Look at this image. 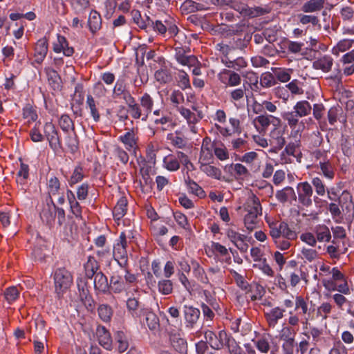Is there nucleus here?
Segmentation results:
<instances>
[{
    "label": "nucleus",
    "instance_id": "f257e3e1",
    "mask_svg": "<svg viewBox=\"0 0 354 354\" xmlns=\"http://www.w3.org/2000/svg\"><path fill=\"white\" fill-rule=\"evenodd\" d=\"M267 223L269 235L274 245L281 250H288L292 245V241L297 239V232L285 221H267Z\"/></svg>",
    "mask_w": 354,
    "mask_h": 354
},
{
    "label": "nucleus",
    "instance_id": "f03ea898",
    "mask_svg": "<svg viewBox=\"0 0 354 354\" xmlns=\"http://www.w3.org/2000/svg\"><path fill=\"white\" fill-rule=\"evenodd\" d=\"M247 214L244 216V225L246 229L251 232L258 225V216L261 214V206L259 199L254 194L250 195L244 204Z\"/></svg>",
    "mask_w": 354,
    "mask_h": 354
},
{
    "label": "nucleus",
    "instance_id": "7ed1b4c3",
    "mask_svg": "<svg viewBox=\"0 0 354 354\" xmlns=\"http://www.w3.org/2000/svg\"><path fill=\"white\" fill-rule=\"evenodd\" d=\"M205 340L209 346L214 350H221L224 345H227L230 348L234 344L232 339L227 335L225 330H220L218 334L210 330H206L204 332Z\"/></svg>",
    "mask_w": 354,
    "mask_h": 354
},
{
    "label": "nucleus",
    "instance_id": "20e7f679",
    "mask_svg": "<svg viewBox=\"0 0 354 354\" xmlns=\"http://www.w3.org/2000/svg\"><path fill=\"white\" fill-rule=\"evenodd\" d=\"M53 279L55 292L59 297L63 295L73 283L72 274L64 268L55 270Z\"/></svg>",
    "mask_w": 354,
    "mask_h": 354
},
{
    "label": "nucleus",
    "instance_id": "39448f33",
    "mask_svg": "<svg viewBox=\"0 0 354 354\" xmlns=\"http://www.w3.org/2000/svg\"><path fill=\"white\" fill-rule=\"evenodd\" d=\"M127 241L124 232H122L119 240L113 246V256L121 268H124L127 263Z\"/></svg>",
    "mask_w": 354,
    "mask_h": 354
},
{
    "label": "nucleus",
    "instance_id": "423d86ee",
    "mask_svg": "<svg viewBox=\"0 0 354 354\" xmlns=\"http://www.w3.org/2000/svg\"><path fill=\"white\" fill-rule=\"evenodd\" d=\"M44 136L49 142L50 147L53 151L62 148L61 140L58 136L57 131L52 122H46L44 126Z\"/></svg>",
    "mask_w": 354,
    "mask_h": 354
},
{
    "label": "nucleus",
    "instance_id": "0eeeda50",
    "mask_svg": "<svg viewBox=\"0 0 354 354\" xmlns=\"http://www.w3.org/2000/svg\"><path fill=\"white\" fill-rule=\"evenodd\" d=\"M201 316V311L198 308L192 306L184 305L183 317L186 328L192 329L196 326Z\"/></svg>",
    "mask_w": 354,
    "mask_h": 354
},
{
    "label": "nucleus",
    "instance_id": "6e6552de",
    "mask_svg": "<svg viewBox=\"0 0 354 354\" xmlns=\"http://www.w3.org/2000/svg\"><path fill=\"white\" fill-rule=\"evenodd\" d=\"M254 122L257 124L256 128L259 131H266L271 124L276 127L279 125L281 120L272 115L262 114L256 117Z\"/></svg>",
    "mask_w": 354,
    "mask_h": 354
},
{
    "label": "nucleus",
    "instance_id": "1a4fd4ad",
    "mask_svg": "<svg viewBox=\"0 0 354 354\" xmlns=\"http://www.w3.org/2000/svg\"><path fill=\"white\" fill-rule=\"evenodd\" d=\"M142 316H145V322L149 329L151 331H157L160 328L158 317L148 308H141Z\"/></svg>",
    "mask_w": 354,
    "mask_h": 354
},
{
    "label": "nucleus",
    "instance_id": "9d476101",
    "mask_svg": "<svg viewBox=\"0 0 354 354\" xmlns=\"http://www.w3.org/2000/svg\"><path fill=\"white\" fill-rule=\"evenodd\" d=\"M77 285L78 289V297L80 301L87 308V309H92L93 301L89 295V291L86 288V283L80 279L77 280Z\"/></svg>",
    "mask_w": 354,
    "mask_h": 354
},
{
    "label": "nucleus",
    "instance_id": "9b49d317",
    "mask_svg": "<svg viewBox=\"0 0 354 354\" xmlns=\"http://www.w3.org/2000/svg\"><path fill=\"white\" fill-rule=\"evenodd\" d=\"M333 65V59L328 55H324L313 62V68L315 70H320L324 73L329 72Z\"/></svg>",
    "mask_w": 354,
    "mask_h": 354
},
{
    "label": "nucleus",
    "instance_id": "f8f14e48",
    "mask_svg": "<svg viewBox=\"0 0 354 354\" xmlns=\"http://www.w3.org/2000/svg\"><path fill=\"white\" fill-rule=\"evenodd\" d=\"M270 145L273 146V149L270 151L277 152L281 150L286 144L285 138L283 136L282 131L277 128H274L270 131Z\"/></svg>",
    "mask_w": 354,
    "mask_h": 354
},
{
    "label": "nucleus",
    "instance_id": "ddd939ff",
    "mask_svg": "<svg viewBox=\"0 0 354 354\" xmlns=\"http://www.w3.org/2000/svg\"><path fill=\"white\" fill-rule=\"evenodd\" d=\"M53 50L55 53L63 52L67 57L71 56L74 53V48L68 46V42L65 37L58 35L57 40L53 44Z\"/></svg>",
    "mask_w": 354,
    "mask_h": 354
},
{
    "label": "nucleus",
    "instance_id": "4468645a",
    "mask_svg": "<svg viewBox=\"0 0 354 354\" xmlns=\"http://www.w3.org/2000/svg\"><path fill=\"white\" fill-rule=\"evenodd\" d=\"M96 336L101 346L106 350L112 347V339L109 330L103 326H98L96 329Z\"/></svg>",
    "mask_w": 354,
    "mask_h": 354
},
{
    "label": "nucleus",
    "instance_id": "2eb2a0df",
    "mask_svg": "<svg viewBox=\"0 0 354 354\" xmlns=\"http://www.w3.org/2000/svg\"><path fill=\"white\" fill-rule=\"evenodd\" d=\"M153 114L156 116L153 120L155 124L167 125V127L170 126L171 127L174 126L171 113H167L165 110L156 109L153 111Z\"/></svg>",
    "mask_w": 354,
    "mask_h": 354
},
{
    "label": "nucleus",
    "instance_id": "dca6fc26",
    "mask_svg": "<svg viewBox=\"0 0 354 354\" xmlns=\"http://www.w3.org/2000/svg\"><path fill=\"white\" fill-rule=\"evenodd\" d=\"M285 310L279 307H275L270 309L265 313L266 320L270 327H275L278 320L283 317Z\"/></svg>",
    "mask_w": 354,
    "mask_h": 354
},
{
    "label": "nucleus",
    "instance_id": "f3484780",
    "mask_svg": "<svg viewBox=\"0 0 354 354\" xmlns=\"http://www.w3.org/2000/svg\"><path fill=\"white\" fill-rule=\"evenodd\" d=\"M94 277V288L95 290L105 293L109 290V283L107 277L101 271H99Z\"/></svg>",
    "mask_w": 354,
    "mask_h": 354
},
{
    "label": "nucleus",
    "instance_id": "a211bd4d",
    "mask_svg": "<svg viewBox=\"0 0 354 354\" xmlns=\"http://www.w3.org/2000/svg\"><path fill=\"white\" fill-rule=\"evenodd\" d=\"M48 52V43L45 38L37 41L35 48V57L37 63H41L46 57Z\"/></svg>",
    "mask_w": 354,
    "mask_h": 354
},
{
    "label": "nucleus",
    "instance_id": "6ab92c4d",
    "mask_svg": "<svg viewBox=\"0 0 354 354\" xmlns=\"http://www.w3.org/2000/svg\"><path fill=\"white\" fill-rule=\"evenodd\" d=\"M248 90L245 84L241 87L232 90L229 93L230 102L236 106L240 104L243 102L244 98L247 97L246 93Z\"/></svg>",
    "mask_w": 354,
    "mask_h": 354
},
{
    "label": "nucleus",
    "instance_id": "aec40b11",
    "mask_svg": "<svg viewBox=\"0 0 354 354\" xmlns=\"http://www.w3.org/2000/svg\"><path fill=\"white\" fill-rule=\"evenodd\" d=\"M175 58L177 62L183 66H194L196 62V58L195 56L185 55V50L181 48H176L175 49Z\"/></svg>",
    "mask_w": 354,
    "mask_h": 354
},
{
    "label": "nucleus",
    "instance_id": "412c9836",
    "mask_svg": "<svg viewBox=\"0 0 354 354\" xmlns=\"http://www.w3.org/2000/svg\"><path fill=\"white\" fill-rule=\"evenodd\" d=\"M45 72L48 82L53 90H59L62 87L61 77L57 72L52 68H46Z\"/></svg>",
    "mask_w": 354,
    "mask_h": 354
},
{
    "label": "nucleus",
    "instance_id": "4be33fe9",
    "mask_svg": "<svg viewBox=\"0 0 354 354\" xmlns=\"http://www.w3.org/2000/svg\"><path fill=\"white\" fill-rule=\"evenodd\" d=\"M85 274L87 278L92 279L100 270L99 263L91 256H89L84 265Z\"/></svg>",
    "mask_w": 354,
    "mask_h": 354
},
{
    "label": "nucleus",
    "instance_id": "5701e85b",
    "mask_svg": "<svg viewBox=\"0 0 354 354\" xmlns=\"http://www.w3.org/2000/svg\"><path fill=\"white\" fill-rule=\"evenodd\" d=\"M141 308H145L141 304L139 299L136 297L129 298L127 301V308L129 313L134 317H140L142 313Z\"/></svg>",
    "mask_w": 354,
    "mask_h": 354
},
{
    "label": "nucleus",
    "instance_id": "b1692460",
    "mask_svg": "<svg viewBox=\"0 0 354 354\" xmlns=\"http://www.w3.org/2000/svg\"><path fill=\"white\" fill-rule=\"evenodd\" d=\"M29 177V167L28 165L21 162L20 169L17 174L16 182L19 186L21 187V189L23 191L26 190L25 185L26 184L27 179Z\"/></svg>",
    "mask_w": 354,
    "mask_h": 354
},
{
    "label": "nucleus",
    "instance_id": "393cba45",
    "mask_svg": "<svg viewBox=\"0 0 354 354\" xmlns=\"http://www.w3.org/2000/svg\"><path fill=\"white\" fill-rule=\"evenodd\" d=\"M118 139L125 145L126 149L128 151H131L136 149V138L135 132L133 129L129 130L126 133L120 136Z\"/></svg>",
    "mask_w": 354,
    "mask_h": 354
},
{
    "label": "nucleus",
    "instance_id": "a878e982",
    "mask_svg": "<svg viewBox=\"0 0 354 354\" xmlns=\"http://www.w3.org/2000/svg\"><path fill=\"white\" fill-rule=\"evenodd\" d=\"M153 100L151 95L145 93L140 98V105L144 111V118H148L149 115L151 113L153 106Z\"/></svg>",
    "mask_w": 354,
    "mask_h": 354
},
{
    "label": "nucleus",
    "instance_id": "bb28decb",
    "mask_svg": "<svg viewBox=\"0 0 354 354\" xmlns=\"http://www.w3.org/2000/svg\"><path fill=\"white\" fill-rule=\"evenodd\" d=\"M170 342L173 348L178 353H183L187 351V342L184 338L181 337L179 334L171 335Z\"/></svg>",
    "mask_w": 354,
    "mask_h": 354
},
{
    "label": "nucleus",
    "instance_id": "cd10ccee",
    "mask_svg": "<svg viewBox=\"0 0 354 354\" xmlns=\"http://www.w3.org/2000/svg\"><path fill=\"white\" fill-rule=\"evenodd\" d=\"M277 199L281 203H286L288 201L296 200V194L292 187H286L276 193Z\"/></svg>",
    "mask_w": 354,
    "mask_h": 354
},
{
    "label": "nucleus",
    "instance_id": "c85d7f7f",
    "mask_svg": "<svg viewBox=\"0 0 354 354\" xmlns=\"http://www.w3.org/2000/svg\"><path fill=\"white\" fill-rule=\"evenodd\" d=\"M109 289L115 294L123 292L125 290V285L122 277L119 275L113 274L110 277Z\"/></svg>",
    "mask_w": 354,
    "mask_h": 354
},
{
    "label": "nucleus",
    "instance_id": "c756f323",
    "mask_svg": "<svg viewBox=\"0 0 354 354\" xmlns=\"http://www.w3.org/2000/svg\"><path fill=\"white\" fill-rule=\"evenodd\" d=\"M293 110L299 118H303L310 115L312 106L308 101L301 100L295 104L293 107Z\"/></svg>",
    "mask_w": 354,
    "mask_h": 354
},
{
    "label": "nucleus",
    "instance_id": "7c9ffc66",
    "mask_svg": "<svg viewBox=\"0 0 354 354\" xmlns=\"http://www.w3.org/2000/svg\"><path fill=\"white\" fill-rule=\"evenodd\" d=\"M325 0H309L301 7L304 12H314L320 11L324 6Z\"/></svg>",
    "mask_w": 354,
    "mask_h": 354
},
{
    "label": "nucleus",
    "instance_id": "2f4dec72",
    "mask_svg": "<svg viewBox=\"0 0 354 354\" xmlns=\"http://www.w3.org/2000/svg\"><path fill=\"white\" fill-rule=\"evenodd\" d=\"M317 241L328 242L331 239L330 231L325 225H317L315 228Z\"/></svg>",
    "mask_w": 354,
    "mask_h": 354
},
{
    "label": "nucleus",
    "instance_id": "473e14b6",
    "mask_svg": "<svg viewBox=\"0 0 354 354\" xmlns=\"http://www.w3.org/2000/svg\"><path fill=\"white\" fill-rule=\"evenodd\" d=\"M127 200L125 197H121L113 208V214L115 219L120 220L127 212Z\"/></svg>",
    "mask_w": 354,
    "mask_h": 354
},
{
    "label": "nucleus",
    "instance_id": "72a5a7b5",
    "mask_svg": "<svg viewBox=\"0 0 354 354\" xmlns=\"http://www.w3.org/2000/svg\"><path fill=\"white\" fill-rule=\"evenodd\" d=\"M102 19L100 14L96 11H91L90 12L88 25L90 30L92 32H95L101 28Z\"/></svg>",
    "mask_w": 354,
    "mask_h": 354
},
{
    "label": "nucleus",
    "instance_id": "f704fd0d",
    "mask_svg": "<svg viewBox=\"0 0 354 354\" xmlns=\"http://www.w3.org/2000/svg\"><path fill=\"white\" fill-rule=\"evenodd\" d=\"M200 169L201 171L207 174L208 176L214 178L215 179H220L222 175L220 169L209 164H201Z\"/></svg>",
    "mask_w": 354,
    "mask_h": 354
},
{
    "label": "nucleus",
    "instance_id": "c9c22d12",
    "mask_svg": "<svg viewBox=\"0 0 354 354\" xmlns=\"http://www.w3.org/2000/svg\"><path fill=\"white\" fill-rule=\"evenodd\" d=\"M185 182L191 193L200 198L205 196V192L201 188V187H200L196 182L192 180L189 176H187V178H185Z\"/></svg>",
    "mask_w": 354,
    "mask_h": 354
},
{
    "label": "nucleus",
    "instance_id": "e433bc0d",
    "mask_svg": "<svg viewBox=\"0 0 354 354\" xmlns=\"http://www.w3.org/2000/svg\"><path fill=\"white\" fill-rule=\"evenodd\" d=\"M99 317L104 322H108L111 319L113 314L112 308L108 304H100L97 308Z\"/></svg>",
    "mask_w": 354,
    "mask_h": 354
},
{
    "label": "nucleus",
    "instance_id": "4c0bfd02",
    "mask_svg": "<svg viewBox=\"0 0 354 354\" xmlns=\"http://www.w3.org/2000/svg\"><path fill=\"white\" fill-rule=\"evenodd\" d=\"M300 257L305 262L311 263L318 259L319 254L315 249L303 247L301 250Z\"/></svg>",
    "mask_w": 354,
    "mask_h": 354
},
{
    "label": "nucleus",
    "instance_id": "58836bf2",
    "mask_svg": "<svg viewBox=\"0 0 354 354\" xmlns=\"http://www.w3.org/2000/svg\"><path fill=\"white\" fill-rule=\"evenodd\" d=\"M163 166L167 170L174 171L180 168V162L177 159V156L169 154L164 158Z\"/></svg>",
    "mask_w": 354,
    "mask_h": 354
},
{
    "label": "nucleus",
    "instance_id": "ea45409f",
    "mask_svg": "<svg viewBox=\"0 0 354 354\" xmlns=\"http://www.w3.org/2000/svg\"><path fill=\"white\" fill-rule=\"evenodd\" d=\"M115 339L118 345L119 352L123 353L129 348L128 337L126 334L122 331H117L115 335Z\"/></svg>",
    "mask_w": 354,
    "mask_h": 354
},
{
    "label": "nucleus",
    "instance_id": "a19ab883",
    "mask_svg": "<svg viewBox=\"0 0 354 354\" xmlns=\"http://www.w3.org/2000/svg\"><path fill=\"white\" fill-rule=\"evenodd\" d=\"M193 273L194 276L203 283H209V279L205 274L204 269L195 261H192Z\"/></svg>",
    "mask_w": 354,
    "mask_h": 354
},
{
    "label": "nucleus",
    "instance_id": "79ce46f5",
    "mask_svg": "<svg viewBox=\"0 0 354 354\" xmlns=\"http://www.w3.org/2000/svg\"><path fill=\"white\" fill-rule=\"evenodd\" d=\"M354 41L352 39H344L339 41L337 44L332 49V53L338 56L339 53L344 52L352 47Z\"/></svg>",
    "mask_w": 354,
    "mask_h": 354
},
{
    "label": "nucleus",
    "instance_id": "37998d69",
    "mask_svg": "<svg viewBox=\"0 0 354 354\" xmlns=\"http://www.w3.org/2000/svg\"><path fill=\"white\" fill-rule=\"evenodd\" d=\"M128 111L133 119H141L142 121H147V118H144V111L140 105L134 102L128 106Z\"/></svg>",
    "mask_w": 354,
    "mask_h": 354
},
{
    "label": "nucleus",
    "instance_id": "c03bdc74",
    "mask_svg": "<svg viewBox=\"0 0 354 354\" xmlns=\"http://www.w3.org/2000/svg\"><path fill=\"white\" fill-rule=\"evenodd\" d=\"M158 292L163 295L172 293L174 289L173 282L167 279H161L158 283Z\"/></svg>",
    "mask_w": 354,
    "mask_h": 354
},
{
    "label": "nucleus",
    "instance_id": "a18cd8bd",
    "mask_svg": "<svg viewBox=\"0 0 354 354\" xmlns=\"http://www.w3.org/2000/svg\"><path fill=\"white\" fill-rule=\"evenodd\" d=\"M282 118L287 122L288 126L292 129H295L299 124V117L296 113H295L294 110L283 113Z\"/></svg>",
    "mask_w": 354,
    "mask_h": 354
},
{
    "label": "nucleus",
    "instance_id": "49530a36",
    "mask_svg": "<svg viewBox=\"0 0 354 354\" xmlns=\"http://www.w3.org/2000/svg\"><path fill=\"white\" fill-rule=\"evenodd\" d=\"M178 111L180 114L187 120L189 124H195L198 122V119L194 113L192 112L189 109L183 106L178 107Z\"/></svg>",
    "mask_w": 354,
    "mask_h": 354
},
{
    "label": "nucleus",
    "instance_id": "de8ad7c7",
    "mask_svg": "<svg viewBox=\"0 0 354 354\" xmlns=\"http://www.w3.org/2000/svg\"><path fill=\"white\" fill-rule=\"evenodd\" d=\"M274 76L281 82H287L290 80L292 69L272 68Z\"/></svg>",
    "mask_w": 354,
    "mask_h": 354
},
{
    "label": "nucleus",
    "instance_id": "09e8293b",
    "mask_svg": "<svg viewBox=\"0 0 354 354\" xmlns=\"http://www.w3.org/2000/svg\"><path fill=\"white\" fill-rule=\"evenodd\" d=\"M281 339L283 340L282 344L283 354H293L295 346L294 338L288 336L284 337V335H282Z\"/></svg>",
    "mask_w": 354,
    "mask_h": 354
},
{
    "label": "nucleus",
    "instance_id": "8fccbe9b",
    "mask_svg": "<svg viewBox=\"0 0 354 354\" xmlns=\"http://www.w3.org/2000/svg\"><path fill=\"white\" fill-rule=\"evenodd\" d=\"M155 79L160 84H166L171 80V75L168 70L160 68L156 71L154 74Z\"/></svg>",
    "mask_w": 354,
    "mask_h": 354
},
{
    "label": "nucleus",
    "instance_id": "3c124183",
    "mask_svg": "<svg viewBox=\"0 0 354 354\" xmlns=\"http://www.w3.org/2000/svg\"><path fill=\"white\" fill-rule=\"evenodd\" d=\"M59 125L64 132H68L69 130L74 131V123L72 119L68 115H62L59 120Z\"/></svg>",
    "mask_w": 354,
    "mask_h": 354
},
{
    "label": "nucleus",
    "instance_id": "603ef678",
    "mask_svg": "<svg viewBox=\"0 0 354 354\" xmlns=\"http://www.w3.org/2000/svg\"><path fill=\"white\" fill-rule=\"evenodd\" d=\"M203 5L196 3L192 0H186L182 5L181 8L187 12H194L203 10Z\"/></svg>",
    "mask_w": 354,
    "mask_h": 354
},
{
    "label": "nucleus",
    "instance_id": "864d4df0",
    "mask_svg": "<svg viewBox=\"0 0 354 354\" xmlns=\"http://www.w3.org/2000/svg\"><path fill=\"white\" fill-rule=\"evenodd\" d=\"M275 84L274 74L264 73L260 78V85L263 88H270Z\"/></svg>",
    "mask_w": 354,
    "mask_h": 354
},
{
    "label": "nucleus",
    "instance_id": "5fc2aeb1",
    "mask_svg": "<svg viewBox=\"0 0 354 354\" xmlns=\"http://www.w3.org/2000/svg\"><path fill=\"white\" fill-rule=\"evenodd\" d=\"M319 165L323 175L326 178L328 179H333L334 178L335 174L333 168L329 160L323 162H320Z\"/></svg>",
    "mask_w": 354,
    "mask_h": 354
},
{
    "label": "nucleus",
    "instance_id": "6e6d98bb",
    "mask_svg": "<svg viewBox=\"0 0 354 354\" xmlns=\"http://www.w3.org/2000/svg\"><path fill=\"white\" fill-rule=\"evenodd\" d=\"M86 104L90 109V112H91V116L93 117V120L95 122L99 121L100 114L96 108L95 102L94 100V98L93 97V96L91 95H87Z\"/></svg>",
    "mask_w": 354,
    "mask_h": 354
},
{
    "label": "nucleus",
    "instance_id": "4d7b16f0",
    "mask_svg": "<svg viewBox=\"0 0 354 354\" xmlns=\"http://www.w3.org/2000/svg\"><path fill=\"white\" fill-rule=\"evenodd\" d=\"M19 290L16 286L8 287L4 292V296L8 303L15 301L19 296Z\"/></svg>",
    "mask_w": 354,
    "mask_h": 354
},
{
    "label": "nucleus",
    "instance_id": "13d9d810",
    "mask_svg": "<svg viewBox=\"0 0 354 354\" xmlns=\"http://www.w3.org/2000/svg\"><path fill=\"white\" fill-rule=\"evenodd\" d=\"M167 139L170 141L171 144L176 148L183 149L186 147L187 142L181 137L175 136L173 133H169Z\"/></svg>",
    "mask_w": 354,
    "mask_h": 354
},
{
    "label": "nucleus",
    "instance_id": "bf43d9fd",
    "mask_svg": "<svg viewBox=\"0 0 354 354\" xmlns=\"http://www.w3.org/2000/svg\"><path fill=\"white\" fill-rule=\"evenodd\" d=\"M211 250L216 255L219 254L222 257L228 256L227 260H230V257L229 256L227 249L219 243L212 242L211 244Z\"/></svg>",
    "mask_w": 354,
    "mask_h": 354
},
{
    "label": "nucleus",
    "instance_id": "052dcab7",
    "mask_svg": "<svg viewBox=\"0 0 354 354\" xmlns=\"http://www.w3.org/2000/svg\"><path fill=\"white\" fill-rule=\"evenodd\" d=\"M232 168L233 169L234 171L235 172V175L237 176V178H245L248 176H249L250 173L248 169L240 163H236L232 165Z\"/></svg>",
    "mask_w": 354,
    "mask_h": 354
},
{
    "label": "nucleus",
    "instance_id": "680f3d73",
    "mask_svg": "<svg viewBox=\"0 0 354 354\" xmlns=\"http://www.w3.org/2000/svg\"><path fill=\"white\" fill-rule=\"evenodd\" d=\"M178 84L183 90L191 87L189 76L183 71H180L178 74Z\"/></svg>",
    "mask_w": 354,
    "mask_h": 354
},
{
    "label": "nucleus",
    "instance_id": "e2e57ef3",
    "mask_svg": "<svg viewBox=\"0 0 354 354\" xmlns=\"http://www.w3.org/2000/svg\"><path fill=\"white\" fill-rule=\"evenodd\" d=\"M310 156L313 160L320 162H323L329 160L328 158V153L324 150L316 149L310 153Z\"/></svg>",
    "mask_w": 354,
    "mask_h": 354
},
{
    "label": "nucleus",
    "instance_id": "0e129e2a",
    "mask_svg": "<svg viewBox=\"0 0 354 354\" xmlns=\"http://www.w3.org/2000/svg\"><path fill=\"white\" fill-rule=\"evenodd\" d=\"M257 348L261 353H267L270 348V346L268 340L266 337H261L257 340H253Z\"/></svg>",
    "mask_w": 354,
    "mask_h": 354
},
{
    "label": "nucleus",
    "instance_id": "69168bd1",
    "mask_svg": "<svg viewBox=\"0 0 354 354\" xmlns=\"http://www.w3.org/2000/svg\"><path fill=\"white\" fill-rule=\"evenodd\" d=\"M174 217L179 226L185 230H189L190 228L187 218L184 214L180 212H176L174 213Z\"/></svg>",
    "mask_w": 354,
    "mask_h": 354
},
{
    "label": "nucleus",
    "instance_id": "338daca9",
    "mask_svg": "<svg viewBox=\"0 0 354 354\" xmlns=\"http://www.w3.org/2000/svg\"><path fill=\"white\" fill-rule=\"evenodd\" d=\"M66 144L68 149L72 153H75L78 149V140L75 133L68 135L66 138Z\"/></svg>",
    "mask_w": 354,
    "mask_h": 354
},
{
    "label": "nucleus",
    "instance_id": "774afa93",
    "mask_svg": "<svg viewBox=\"0 0 354 354\" xmlns=\"http://www.w3.org/2000/svg\"><path fill=\"white\" fill-rule=\"evenodd\" d=\"M298 195L301 194L306 196H312L313 188L311 185L308 182H303L298 184L297 186Z\"/></svg>",
    "mask_w": 354,
    "mask_h": 354
}]
</instances>
